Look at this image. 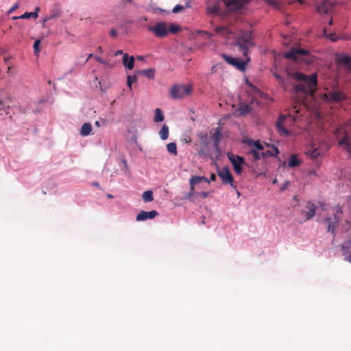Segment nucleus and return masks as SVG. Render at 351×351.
<instances>
[{"mask_svg": "<svg viewBox=\"0 0 351 351\" xmlns=\"http://www.w3.org/2000/svg\"><path fill=\"white\" fill-rule=\"evenodd\" d=\"M249 143L251 147H254L257 151L263 149V145L260 143L258 141L250 140Z\"/></svg>", "mask_w": 351, "mask_h": 351, "instance_id": "f704fd0d", "label": "nucleus"}, {"mask_svg": "<svg viewBox=\"0 0 351 351\" xmlns=\"http://www.w3.org/2000/svg\"><path fill=\"white\" fill-rule=\"evenodd\" d=\"M300 3H303V0H297Z\"/></svg>", "mask_w": 351, "mask_h": 351, "instance_id": "774afa93", "label": "nucleus"}, {"mask_svg": "<svg viewBox=\"0 0 351 351\" xmlns=\"http://www.w3.org/2000/svg\"><path fill=\"white\" fill-rule=\"evenodd\" d=\"M230 10L241 9L245 3L244 0H221Z\"/></svg>", "mask_w": 351, "mask_h": 351, "instance_id": "f8f14e48", "label": "nucleus"}, {"mask_svg": "<svg viewBox=\"0 0 351 351\" xmlns=\"http://www.w3.org/2000/svg\"><path fill=\"white\" fill-rule=\"evenodd\" d=\"M164 120V115L160 108H156L154 111V122H161Z\"/></svg>", "mask_w": 351, "mask_h": 351, "instance_id": "c85d7f7f", "label": "nucleus"}, {"mask_svg": "<svg viewBox=\"0 0 351 351\" xmlns=\"http://www.w3.org/2000/svg\"><path fill=\"white\" fill-rule=\"evenodd\" d=\"M329 38L332 41H336L337 40V36L334 34H330Z\"/></svg>", "mask_w": 351, "mask_h": 351, "instance_id": "3c124183", "label": "nucleus"}, {"mask_svg": "<svg viewBox=\"0 0 351 351\" xmlns=\"http://www.w3.org/2000/svg\"><path fill=\"white\" fill-rule=\"evenodd\" d=\"M182 141L185 143H189L191 141V139L189 136L184 138Z\"/></svg>", "mask_w": 351, "mask_h": 351, "instance_id": "603ef678", "label": "nucleus"}, {"mask_svg": "<svg viewBox=\"0 0 351 351\" xmlns=\"http://www.w3.org/2000/svg\"><path fill=\"white\" fill-rule=\"evenodd\" d=\"M202 180H204L205 182L209 183L210 181L204 176H193L191 177L190 180V189L192 190V191H194L195 189V185L198 184L200 183Z\"/></svg>", "mask_w": 351, "mask_h": 351, "instance_id": "a211bd4d", "label": "nucleus"}, {"mask_svg": "<svg viewBox=\"0 0 351 351\" xmlns=\"http://www.w3.org/2000/svg\"><path fill=\"white\" fill-rule=\"evenodd\" d=\"M308 154L311 158H317L319 156L320 153L317 149H313L312 151H309Z\"/></svg>", "mask_w": 351, "mask_h": 351, "instance_id": "a19ab883", "label": "nucleus"}, {"mask_svg": "<svg viewBox=\"0 0 351 351\" xmlns=\"http://www.w3.org/2000/svg\"><path fill=\"white\" fill-rule=\"evenodd\" d=\"M143 199L144 202H149L154 199L153 193L152 191H147L143 193Z\"/></svg>", "mask_w": 351, "mask_h": 351, "instance_id": "72a5a7b5", "label": "nucleus"}, {"mask_svg": "<svg viewBox=\"0 0 351 351\" xmlns=\"http://www.w3.org/2000/svg\"><path fill=\"white\" fill-rule=\"evenodd\" d=\"M228 158L233 166L235 173L240 175L243 171L242 165L244 164V158L239 156H235L232 153H228Z\"/></svg>", "mask_w": 351, "mask_h": 351, "instance_id": "0eeeda50", "label": "nucleus"}, {"mask_svg": "<svg viewBox=\"0 0 351 351\" xmlns=\"http://www.w3.org/2000/svg\"><path fill=\"white\" fill-rule=\"evenodd\" d=\"M308 51L300 48H291L288 52L285 53L284 56L289 60H297L300 57L307 56Z\"/></svg>", "mask_w": 351, "mask_h": 351, "instance_id": "9d476101", "label": "nucleus"}, {"mask_svg": "<svg viewBox=\"0 0 351 351\" xmlns=\"http://www.w3.org/2000/svg\"><path fill=\"white\" fill-rule=\"evenodd\" d=\"M2 93L0 91V114L2 115L3 113L8 114L9 106H6L2 100Z\"/></svg>", "mask_w": 351, "mask_h": 351, "instance_id": "2f4dec72", "label": "nucleus"}, {"mask_svg": "<svg viewBox=\"0 0 351 351\" xmlns=\"http://www.w3.org/2000/svg\"><path fill=\"white\" fill-rule=\"evenodd\" d=\"M335 3L331 0H324L317 6V11L320 14H327L332 10Z\"/></svg>", "mask_w": 351, "mask_h": 351, "instance_id": "2eb2a0df", "label": "nucleus"}, {"mask_svg": "<svg viewBox=\"0 0 351 351\" xmlns=\"http://www.w3.org/2000/svg\"><path fill=\"white\" fill-rule=\"evenodd\" d=\"M220 131L219 128H217L215 132L213 134V150H208L205 147L199 148L197 151L198 154L202 158H210L212 160H215L220 155V149L219 148Z\"/></svg>", "mask_w": 351, "mask_h": 351, "instance_id": "7ed1b4c3", "label": "nucleus"}, {"mask_svg": "<svg viewBox=\"0 0 351 351\" xmlns=\"http://www.w3.org/2000/svg\"><path fill=\"white\" fill-rule=\"evenodd\" d=\"M337 140L338 141V145L351 157V137L348 133L346 131H343L342 136H337Z\"/></svg>", "mask_w": 351, "mask_h": 351, "instance_id": "423d86ee", "label": "nucleus"}, {"mask_svg": "<svg viewBox=\"0 0 351 351\" xmlns=\"http://www.w3.org/2000/svg\"><path fill=\"white\" fill-rule=\"evenodd\" d=\"M274 75L275 76L276 79L278 80L280 85L284 88V90H287V80L280 76L279 74L276 73H274Z\"/></svg>", "mask_w": 351, "mask_h": 351, "instance_id": "bb28decb", "label": "nucleus"}, {"mask_svg": "<svg viewBox=\"0 0 351 351\" xmlns=\"http://www.w3.org/2000/svg\"><path fill=\"white\" fill-rule=\"evenodd\" d=\"M285 117L281 115L276 121V127L278 132L285 136L290 134V132L285 128Z\"/></svg>", "mask_w": 351, "mask_h": 351, "instance_id": "ddd939ff", "label": "nucleus"}, {"mask_svg": "<svg viewBox=\"0 0 351 351\" xmlns=\"http://www.w3.org/2000/svg\"><path fill=\"white\" fill-rule=\"evenodd\" d=\"M37 19L38 18V13L37 12H25L23 14H22L20 16H14L13 19Z\"/></svg>", "mask_w": 351, "mask_h": 351, "instance_id": "5701e85b", "label": "nucleus"}, {"mask_svg": "<svg viewBox=\"0 0 351 351\" xmlns=\"http://www.w3.org/2000/svg\"><path fill=\"white\" fill-rule=\"evenodd\" d=\"M301 163V160L298 158L296 155H292L289 160L288 165L289 167H298Z\"/></svg>", "mask_w": 351, "mask_h": 351, "instance_id": "393cba45", "label": "nucleus"}, {"mask_svg": "<svg viewBox=\"0 0 351 351\" xmlns=\"http://www.w3.org/2000/svg\"><path fill=\"white\" fill-rule=\"evenodd\" d=\"M98 51H99L100 53H102V52H103V50H102L101 47H98Z\"/></svg>", "mask_w": 351, "mask_h": 351, "instance_id": "bf43d9fd", "label": "nucleus"}, {"mask_svg": "<svg viewBox=\"0 0 351 351\" xmlns=\"http://www.w3.org/2000/svg\"><path fill=\"white\" fill-rule=\"evenodd\" d=\"M279 153L278 148L272 145L266 152L262 153L263 156H276Z\"/></svg>", "mask_w": 351, "mask_h": 351, "instance_id": "c756f323", "label": "nucleus"}, {"mask_svg": "<svg viewBox=\"0 0 351 351\" xmlns=\"http://www.w3.org/2000/svg\"><path fill=\"white\" fill-rule=\"evenodd\" d=\"M220 3L219 1H216L215 3H210L207 6V12L208 14L211 15H220L221 19H224L226 17V13L220 12Z\"/></svg>", "mask_w": 351, "mask_h": 351, "instance_id": "9b49d317", "label": "nucleus"}, {"mask_svg": "<svg viewBox=\"0 0 351 351\" xmlns=\"http://www.w3.org/2000/svg\"><path fill=\"white\" fill-rule=\"evenodd\" d=\"M92 56H93V54H92V53L89 54V55H88V58H87V60H86V62H87V61H88V60L90 58H91Z\"/></svg>", "mask_w": 351, "mask_h": 351, "instance_id": "e2e57ef3", "label": "nucleus"}, {"mask_svg": "<svg viewBox=\"0 0 351 351\" xmlns=\"http://www.w3.org/2000/svg\"><path fill=\"white\" fill-rule=\"evenodd\" d=\"M93 128L90 123H85L82 125L80 130V134L82 136H86L90 134Z\"/></svg>", "mask_w": 351, "mask_h": 351, "instance_id": "aec40b11", "label": "nucleus"}, {"mask_svg": "<svg viewBox=\"0 0 351 351\" xmlns=\"http://www.w3.org/2000/svg\"><path fill=\"white\" fill-rule=\"evenodd\" d=\"M136 80H137V77L136 75H133V76L128 75V77H127V85H128V86L130 89H132V84L133 82H136Z\"/></svg>", "mask_w": 351, "mask_h": 351, "instance_id": "e433bc0d", "label": "nucleus"}, {"mask_svg": "<svg viewBox=\"0 0 351 351\" xmlns=\"http://www.w3.org/2000/svg\"><path fill=\"white\" fill-rule=\"evenodd\" d=\"M306 210H302L304 214V220L307 221L315 216L317 206L311 202H308L306 205Z\"/></svg>", "mask_w": 351, "mask_h": 351, "instance_id": "4468645a", "label": "nucleus"}, {"mask_svg": "<svg viewBox=\"0 0 351 351\" xmlns=\"http://www.w3.org/2000/svg\"><path fill=\"white\" fill-rule=\"evenodd\" d=\"M288 77H291L294 80L300 82V84L294 86L293 89L296 93H302L305 96L313 95L316 90L317 84V75L313 74L307 76L300 72H287Z\"/></svg>", "mask_w": 351, "mask_h": 351, "instance_id": "f03ea898", "label": "nucleus"}, {"mask_svg": "<svg viewBox=\"0 0 351 351\" xmlns=\"http://www.w3.org/2000/svg\"><path fill=\"white\" fill-rule=\"evenodd\" d=\"M144 59V57L142 56H137V60H143Z\"/></svg>", "mask_w": 351, "mask_h": 351, "instance_id": "4d7b16f0", "label": "nucleus"}, {"mask_svg": "<svg viewBox=\"0 0 351 351\" xmlns=\"http://www.w3.org/2000/svg\"><path fill=\"white\" fill-rule=\"evenodd\" d=\"M110 35L112 36V37H116L117 36V31L116 29H112L110 31Z\"/></svg>", "mask_w": 351, "mask_h": 351, "instance_id": "de8ad7c7", "label": "nucleus"}, {"mask_svg": "<svg viewBox=\"0 0 351 351\" xmlns=\"http://www.w3.org/2000/svg\"><path fill=\"white\" fill-rule=\"evenodd\" d=\"M19 8V3H15L10 9V10L8 11V14H10L12 13V12H14L16 9H17Z\"/></svg>", "mask_w": 351, "mask_h": 351, "instance_id": "a18cd8bd", "label": "nucleus"}, {"mask_svg": "<svg viewBox=\"0 0 351 351\" xmlns=\"http://www.w3.org/2000/svg\"><path fill=\"white\" fill-rule=\"evenodd\" d=\"M289 184L290 183L289 181H286L280 189L281 191L285 190V189L289 185Z\"/></svg>", "mask_w": 351, "mask_h": 351, "instance_id": "8fccbe9b", "label": "nucleus"}, {"mask_svg": "<svg viewBox=\"0 0 351 351\" xmlns=\"http://www.w3.org/2000/svg\"><path fill=\"white\" fill-rule=\"evenodd\" d=\"M129 56L128 53H125L123 56V63L125 67L126 68V64L128 63L129 61Z\"/></svg>", "mask_w": 351, "mask_h": 351, "instance_id": "c03bdc74", "label": "nucleus"}, {"mask_svg": "<svg viewBox=\"0 0 351 351\" xmlns=\"http://www.w3.org/2000/svg\"><path fill=\"white\" fill-rule=\"evenodd\" d=\"M199 138L200 139L201 147H205L208 150H213V148L210 149L209 147V142L208 141V135L207 134L201 133L199 135Z\"/></svg>", "mask_w": 351, "mask_h": 351, "instance_id": "412c9836", "label": "nucleus"}, {"mask_svg": "<svg viewBox=\"0 0 351 351\" xmlns=\"http://www.w3.org/2000/svg\"><path fill=\"white\" fill-rule=\"evenodd\" d=\"M180 30V27L178 25L171 24L169 28L168 29V32H170L173 34H176Z\"/></svg>", "mask_w": 351, "mask_h": 351, "instance_id": "58836bf2", "label": "nucleus"}, {"mask_svg": "<svg viewBox=\"0 0 351 351\" xmlns=\"http://www.w3.org/2000/svg\"><path fill=\"white\" fill-rule=\"evenodd\" d=\"M9 60V58H4V62L5 64H7V62H8Z\"/></svg>", "mask_w": 351, "mask_h": 351, "instance_id": "052dcab7", "label": "nucleus"}, {"mask_svg": "<svg viewBox=\"0 0 351 351\" xmlns=\"http://www.w3.org/2000/svg\"><path fill=\"white\" fill-rule=\"evenodd\" d=\"M159 134L162 140H165L169 136V128L167 125H163L160 130Z\"/></svg>", "mask_w": 351, "mask_h": 351, "instance_id": "7c9ffc66", "label": "nucleus"}, {"mask_svg": "<svg viewBox=\"0 0 351 351\" xmlns=\"http://www.w3.org/2000/svg\"><path fill=\"white\" fill-rule=\"evenodd\" d=\"M138 74L146 76L149 79H153L155 75V70L154 69H148L139 71Z\"/></svg>", "mask_w": 351, "mask_h": 351, "instance_id": "b1692460", "label": "nucleus"}, {"mask_svg": "<svg viewBox=\"0 0 351 351\" xmlns=\"http://www.w3.org/2000/svg\"><path fill=\"white\" fill-rule=\"evenodd\" d=\"M235 189V190H236V191H237V195H238V196H239V195H240V193L238 191L237 189L236 188V189Z\"/></svg>", "mask_w": 351, "mask_h": 351, "instance_id": "0e129e2a", "label": "nucleus"}, {"mask_svg": "<svg viewBox=\"0 0 351 351\" xmlns=\"http://www.w3.org/2000/svg\"><path fill=\"white\" fill-rule=\"evenodd\" d=\"M342 208L340 206L337 205L334 208V213L332 217H327L324 219V222L327 223V231L332 234H335L336 228L339 226V223L341 219Z\"/></svg>", "mask_w": 351, "mask_h": 351, "instance_id": "20e7f679", "label": "nucleus"}, {"mask_svg": "<svg viewBox=\"0 0 351 351\" xmlns=\"http://www.w3.org/2000/svg\"><path fill=\"white\" fill-rule=\"evenodd\" d=\"M123 54V51L122 50H117L115 53H114V56H118L119 55H121Z\"/></svg>", "mask_w": 351, "mask_h": 351, "instance_id": "5fc2aeb1", "label": "nucleus"}, {"mask_svg": "<svg viewBox=\"0 0 351 351\" xmlns=\"http://www.w3.org/2000/svg\"><path fill=\"white\" fill-rule=\"evenodd\" d=\"M199 195L200 197H202V198L205 199V198H206L208 196V192H205V191H202V192L199 193Z\"/></svg>", "mask_w": 351, "mask_h": 351, "instance_id": "09e8293b", "label": "nucleus"}, {"mask_svg": "<svg viewBox=\"0 0 351 351\" xmlns=\"http://www.w3.org/2000/svg\"><path fill=\"white\" fill-rule=\"evenodd\" d=\"M95 125L97 127H99L100 126V123L99 121H96L95 123Z\"/></svg>", "mask_w": 351, "mask_h": 351, "instance_id": "13d9d810", "label": "nucleus"}, {"mask_svg": "<svg viewBox=\"0 0 351 351\" xmlns=\"http://www.w3.org/2000/svg\"><path fill=\"white\" fill-rule=\"evenodd\" d=\"M158 215V212L156 210H152V211H141L136 216V221H145L148 219H154Z\"/></svg>", "mask_w": 351, "mask_h": 351, "instance_id": "dca6fc26", "label": "nucleus"}, {"mask_svg": "<svg viewBox=\"0 0 351 351\" xmlns=\"http://www.w3.org/2000/svg\"><path fill=\"white\" fill-rule=\"evenodd\" d=\"M249 154H250L252 156L253 160L254 161L260 159V154H259L258 152L254 149H252L250 151Z\"/></svg>", "mask_w": 351, "mask_h": 351, "instance_id": "4c0bfd02", "label": "nucleus"}, {"mask_svg": "<svg viewBox=\"0 0 351 351\" xmlns=\"http://www.w3.org/2000/svg\"><path fill=\"white\" fill-rule=\"evenodd\" d=\"M147 29L158 38H163L168 34V28L166 23L163 22L157 23L155 26L148 27Z\"/></svg>", "mask_w": 351, "mask_h": 351, "instance_id": "1a4fd4ad", "label": "nucleus"}, {"mask_svg": "<svg viewBox=\"0 0 351 351\" xmlns=\"http://www.w3.org/2000/svg\"><path fill=\"white\" fill-rule=\"evenodd\" d=\"M193 192H194V191H192V190H191V189H190V192H189V194L187 195L186 198H188V199L191 198V197H192V196H193Z\"/></svg>", "mask_w": 351, "mask_h": 351, "instance_id": "6e6d98bb", "label": "nucleus"}, {"mask_svg": "<svg viewBox=\"0 0 351 351\" xmlns=\"http://www.w3.org/2000/svg\"><path fill=\"white\" fill-rule=\"evenodd\" d=\"M93 185L96 186H99V184L98 183H94Z\"/></svg>", "mask_w": 351, "mask_h": 351, "instance_id": "338daca9", "label": "nucleus"}, {"mask_svg": "<svg viewBox=\"0 0 351 351\" xmlns=\"http://www.w3.org/2000/svg\"><path fill=\"white\" fill-rule=\"evenodd\" d=\"M329 97L332 100L335 101H341L346 99V95L345 93L337 90L329 93Z\"/></svg>", "mask_w": 351, "mask_h": 351, "instance_id": "f3484780", "label": "nucleus"}, {"mask_svg": "<svg viewBox=\"0 0 351 351\" xmlns=\"http://www.w3.org/2000/svg\"><path fill=\"white\" fill-rule=\"evenodd\" d=\"M251 110V108L247 104H242L240 105L239 108H238V111L240 115H245L246 114L249 113Z\"/></svg>", "mask_w": 351, "mask_h": 351, "instance_id": "cd10ccee", "label": "nucleus"}, {"mask_svg": "<svg viewBox=\"0 0 351 351\" xmlns=\"http://www.w3.org/2000/svg\"><path fill=\"white\" fill-rule=\"evenodd\" d=\"M40 40H36L34 42V46H33V47H34V53H35L36 54H37V53H39V51H40V47H39V46H40Z\"/></svg>", "mask_w": 351, "mask_h": 351, "instance_id": "79ce46f5", "label": "nucleus"}, {"mask_svg": "<svg viewBox=\"0 0 351 351\" xmlns=\"http://www.w3.org/2000/svg\"><path fill=\"white\" fill-rule=\"evenodd\" d=\"M210 179L211 181H215L216 180V176L215 173H211Z\"/></svg>", "mask_w": 351, "mask_h": 351, "instance_id": "864d4df0", "label": "nucleus"}, {"mask_svg": "<svg viewBox=\"0 0 351 351\" xmlns=\"http://www.w3.org/2000/svg\"><path fill=\"white\" fill-rule=\"evenodd\" d=\"M332 24V19H331L330 20V21H329V25H331Z\"/></svg>", "mask_w": 351, "mask_h": 351, "instance_id": "69168bd1", "label": "nucleus"}, {"mask_svg": "<svg viewBox=\"0 0 351 351\" xmlns=\"http://www.w3.org/2000/svg\"><path fill=\"white\" fill-rule=\"evenodd\" d=\"M274 75L275 76L276 79L278 80L280 85L284 88V90H287V80L280 76L279 74L276 73H274Z\"/></svg>", "mask_w": 351, "mask_h": 351, "instance_id": "a878e982", "label": "nucleus"}, {"mask_svg": "<svg viewBox=\"0 0 351 351\" xmlns=\"http://www.w3.org/2000/svg\"><path fill=\"white\" fill-rule=\"evenodd\" d=\"M233 45L238 47V50L242 53L245 57L244 60L234 58L226 54H223V60L229 64L234 66L241 71L245 70L246 64L250 60L249 57L250 49L255 46L252 32L251 31H241L240 34L234 37Z\"/></svg>", "mask_w": 351, "mask_h": 351, "instance_id": "f257e3e1", "label": "nucleus"}, {"mask_svg": "<svg viewBox=\"0 0 351 351\" xmlns=\"http://www.w3.org/2000/svg\"><path fill=\"white\" fill-rule=\"evenodd\" d=\"M185 8H189V3H187L185 6L182 5H176L173 8L172 12L174 13V14H177V13L181 12L182 11H183L184 10Z\"/></svg>", "mask_w": 351, "mask_h": 351, "instance_id": "c9c22d12", "label": "nucleus"}, {"mask_svg": "<svg viewBox=\"0 0 351 351\" xmlns=\"http://www.w3.org/2000/svg\"><path fill=\"white\" fill-rule=\"evenodd\" d=\"M58 16H59L58 14H53L48 16L47 18L45 19H44V22H47L48 20H50V19H51L53 18H55V17H58Z\"/></svg>", "mask_w": 351, "mask_h": 351, "instance_id": "49530a36", "label": "nucleus"}, {"mask_svg": "<svg viewBox=\"0 0 351 351\" xmlns=\"http://www.w3.org/2000/svg\"><path fill=\"white\" fill-rule=\"evenodd\" d=\"M217 174L221 179V182L224 184H230L234 189H236V185L234 184V178L231 174L228 167H226L221 169L217 170Z\"/></svg>", "mask_w": 351, "mask_h": 351, "instance_id": "6e6552de", "label": "nucleus"}, {"mask_svg": "<svg viewBox=\"0 0 351 351\" xmlns=\"http://www.w3.org/2000/svg\"><path fill=\"white\" fill-rule=\"evenodd\" d=\"M191 85L178 84L173 86L170 89V95L174 99H180L191 93Z\"/></svg>", "mask_w": 351, "mask_h": 351, "instance_id": "39448f33", "label": "nucleus"}, {"mask_svg": "<svg viewBox=\"0 0 351 351\" xmlns=\"http://www.w3.org/2000/svg\"><path fill=\"white\" fill-rule=\"evenodd\" d=\"M95 59L99 63L101 64H105V65H108V62L105 60H103L102 58H101L99 56H95Z\"/></svg>", "mask_w": 351, "mask_h": 351, "instance_id": "37998d69", "label": "nucleus"}, {"mask_svg": "<svg viewBox=\"0 0 351 351\" xmlns=\"http://www.w3.org/2000/svg\"><path fill=\"white\" fill-rule=\"evenodd\" d=\"M215 32L217 34H221L223 35H230L233 34V32L227 26L217 27L215 28Z\"/></svg>", "mask_w": 351, "mask_h": 351, "instance_id": "4be33fe9", "label": "nucleus"}, {"mask_svg": "<svg viewBox=\"0 0 351 351\" xmlns=\"http://www.w3.org/2000/svg\"><path fill=\"white\" fill-rule=\"evenodd\" d=\"M134 56H131L129 59L128 63L126 64V68L129 70H131L134 68Z\"/></svg>", "mask_w": 351, "mask_h": 351, "instance_id": "ea45409f", "label": "nucleus"}, {"mask_svg": "<svg viewBox=\"0 0 351 351\" xmlns=\"http://www.w3.org/2000/svg\"><path fill=\"white\" fill-rule=\"evenodd\" d=\"M167 151L173 154L174 156H177L178 151H177V145L176 143H169L167 145Z\"/></svg>", "mask_w": 351, "mask_h": 351, "instance_id": "473e14b6", "label": "nucleus"}, {"mask_svg": "<svg viewBox=\"0 0 351 351\" xmlns=\"http://www.w3.org/2000/svg\"><path fill=\"white\" fill-rule=\"evenodd\" d=\"M338 62L343 66L346 68L351 71V57L348 56H340L338 59Z\"/></svg>", "mask_w": 351, "mask_h": 351, "instance_id": "6ab92c4d", "label": "nucleus"}, {"mask_svg": "<svg viewBox=\"0 0 351 351\" xmlns=\"http://www.w3.org/2000/svg\"><path fill=\"white\" fill-rule=\"evenodd\" d=\"M277 179H274L273 181H272V184H275L277 183Z\"/></svg>", "mask_w": 351, "mask_h": 351, "instance_id": "680f3d73", "label": "nucleus"}]
</instances>
